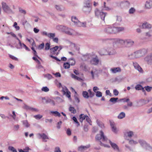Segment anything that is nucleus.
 <instances>
[{"mask_svg": "<svg viewBox=\"0 0 152 152\" xmlns=\"http://www.w3.org/2000/svg\"><path fill=\"white\" fill-rule=\"evenodd\" d=\"M58 29H60L62 31L68 35H72L75 33V31L70 28L62 26H57Z\"/></svg>", "mask_w": 152, "mask_h": 152, "instance_id": "obj_2", "label": "nucleus"}, {"mask_svg": "<svg viewBox=\"0 0 152 152\" xmlns=\"http://www.w3.org/2000/svg\"><path fill=\"white\" fill-rule=\"evenodd\" d=\"M139 143L141 146L143 147H144L147 149H149V148H151V147L149 146V145H148L146 142L144 140H140L139 141Z\"/></svg>", "mask_w": 152, "mask_h": 152, "instance_id": "obj_15", "label": "nucleus"}, {"mask_svg": "<svg viewBox=\"0 0 152 152\" xmlns=\"http://www.w3.org/2000/svg\"><path fill=\"white\" fill-rule=\"evenodd\" d=\"M104 8V10L106 11H109L111 10V9L109 7L106 6L103 7Z\"/></svg>", "mask_w": 152, "mask_h": 152, "instance_id": "obj_59", "label": "nucleus"}, {"mask_svg": "<svg viewBox=\"0 0 152 152\" xmlns=\"http://www.w3.org/2000/svg\"><path fill=\"white\" fill-rule=\"evenodd\" d=\"M62 124V121H60L58 122V125L57 126V128L58 129H59L60 128V126Z\"/></svg>", "mask_w": 152, "mask_h": 152, "instance_id": "obj_58", "label": "nucleus"}, {"mask_svg": "<svg viewBox=\"0 0 152 152\" xmlns=\"http://www.w3.org/2000/svg\"><path fill=\"white\" fill-rule=\"evenodd\" d=\"M69 64L72 66L74 65L75 64V61L73 58H70L69 60Z\"/></svg>", "mask_w": 152, "mask_h": 152, "instance_id": "obj_25", "label": "nucleus"}, {"mask_svg": "<svg viewBox=\"0 0 152 152\" xmlns=\"http://www.w3.org/2000/svg\"><path fill=\"white\" fill-rule=\"evenodd\" d=\"M54 152H61V151L59 148L57 147L55 148Z\"/></svg>", "mask_w": 152, "mask_h": 152, "instance_id": "obj_52", "label": "nucleus"}, {"mask_svg": "<svg viewBox=\"0 0 152 152\" xmlns=\"http://www.w3.org/2000/svg\"><path fill=\"white\" fill-rule=\"evenodd\" d=\"M42 34L48 37V34L46 31H43L42 33Z\"/></svg>", "mask_w": 152, "mask_h": 152, "instance_id": "obj_64", "label": "nucleus"}, {"mask_svg": "<svg viewBox=\"0 0 152 152\" xmlns=\"http://www.w3.org/2000/svg\"><path fill=\"white\" fill-rule=\"evenodd\" d=\"M66 134L67 135L70 136L71 134V131L69 129H68L66 131Z\"/></svg>", "mask_w": 152, "mask_h": 152, "instance_id": "obj_55", "label": "nucleus"}, {"mask_svg": "<svg viewBox=\"0 0 152 152\" xmlns=\"http://www.w3.org/2000/svg\"><path fill=\"white\" fill-rule=\"evenodd\" d=\"M24 107V108L26 109L30 110V107L26 105H25Z\"/></svg>", "mask_w": 152, "mask_h": 152, "instance_id": "obj_61", "label": "nucleus"}, {"mask_svg": "<svg viewBox=\"0 0 152 152\" xmlns=\"http://www.w3.org/2000/svg\"><path fill=\"white\" fill-rule=\"evenodd\" d=\"M9 149L13 152H17L16 150L13 147L10 146L9 147Z\"/></svg>", "mask_w": 152, "mask_h": 152, "instance_id": "obj_43", "label": "nucleus"}, {"mask_svg": "<svg viewBox=\"0 0 152 152\" xmlns=\"http://www.w3.org/2000/svg\"><path fill=\"white\" fill-rule=\"evenodd\" d=\"M72 21L75 24H76L79 20L75 16H73L72 17Z\"/></svg>", "mask_w": 152, "mask_h": 152, "instance_id": "obj_28", "label": "nucleus"}, {"mask_svg": "<svg viewBox=\"0 0 152 152\" xmlns=\"http://www.w3.org/2000/svg\"><path fill=\"white\" fill-rule=\"evenodd\" d=\"M135 9L133 8H131L129 10V13L130 14L134 13L135 12Z\"/></svg>", "mask_w": 152, "mask_h": 152, "instance_id": "obj_50", "label": "nucleus"}, {"mask_svg": "<svg viewBox=\"0 0 152 152\" xmlns=\"http://www.w3.org/2000/svg\"><path fill=\"white\" fill-rule=\"evenodd\" d=\"M19 128V126L18 125H15L14 127L15 130H18Z\"/></svg>", "mask_w": 152, "mask_h": 152, "instance_id": "obj_60", "label": "nucleus"}, {"mask_svg": "<svg viewBox=\"0 0 152 152\" xmlns=\"http://www.w3.org/2000/svg\"><path fill=\"white\" fill-rule=\"evenodd\" d=\"M145 8L146 9H150L152 8V0H147L145 2Z\"/></svg>", "mask_w": 152, "mask_h": 152, "instance_id": "obj_11", "label": "nucleus"}, {"mask_svg": "<svg viewBox=\"0 0 152 152\" xmlns=\"http://www.w3.org/2000/svg\"><path fill=\"white\" fill-rule=\"evenodd\" d=\"M58 49V46H56L55 47H53V48H52L51 49L53 51H56Z\"/></svg>", "mask_w": 152, "mask_h": 152, "instance_id": "obj_56", "label": "nucleus"}, {"mask_svg": "<svg viewBox=\"0 0 152 152\" xmlns=\"http://www.w3.org/2000/svg\"><path fill=\"white\" fill-rule=\"evenodd\" d=\"M19 12L22 14L25 15L26 14V12L25 10H23L21 8H19Z\"/></svg>", "mask_w": 152, "mask_h": 152, "instance_id": "obj_38", "label": "nucleus"}, {"mask_svg": "<svg viewBox=\"0 0 152 152\" xmlns=\"http://www.w3.org/2000/svg\"><path fill=\"white\" fill-rule=\"evenodd\" d=\"M53 41L56 42V43H58V39L57 38H53Z\"/></svg>", "mask_w": 152, "mask_h": 152, "instance_id": "obj_63", "label": "nucleus"}, {"mask_svg": "<svg viewBox=\"0 0 152 152\" xmlns=\"http://www.w3.org/2000/svg\"><path fill=\"white\" fill-rule=\"evenodd\" d=\"M99 143H100V145L101 146H104V147H108V148L110 147V146L109 145L103 144L101 142H100Z\"/></svg>", "mask_w": 152, "mask_h": 152, "instance_id": "obj_57", "label": "nucleus"}, {"mask_svg": "<svg viewBox=\"0 0 152 152\" xmlns=\"http://www.w3.org/2000/svg\"><path fill=\"white\" fill-rule=\"evenodd\" d=\"M86 5L84 8V11L86 12L89 13L91 10V8L90 5L89 1L88 0H86Z\"/></svg>", "mask_w": 152, "mask_h": 152, "instance_id": "obj_6", "label": "nucleus"}, {"mask_svg": "<svg viewBox=\"0 0 152 152\" xmlns=\"http://www.w3.org/2000/svg\"><path fill=\"white\" fill-rule=\"evenodd\" d=\"M127 134L129 137H131L133 135V132L131 131L127 132Z\"/></svg>", "mask_w": 152, "mask_h": 152, "instance_id": "obj_47", "label": "nucleus"}, {"mask_svg": "<svg viewBox=\"0 0 152 152\" xmlns=\"http://www.w3.org/2000/svg\"><path fill=\"white\" fill-rule=\"evenodd\" d=\"M86 115H85L84 114H81L79 116L80 121L82 123L84 120L86 119Z\"/></svg>", "mask_w": 152, "mask_h": 152, "instance_id": "obj_23", "label": "nucleus"}, {"mask_svg": "<svg viewBox=\"0 0 152 152\" xmlns=\"http://www.w3.org/2000/svg\"><path fill=\"white\" fill-rule=\"evenodd\" d=\"M38 135L40 137V138L42 139L43 141L44 142H46L47 140H46V139H49L48 136L45 133H39L38 134Z\"/></svg>", "mask_w": 152, "mask_h": 152, "instance_id": "obj_13", "label": "nucleus"}, {"mask_svg": "<svg viewBox=\"0 0 152 152\" xmlns=\"http://www.w3.org/2000/svg\"><path fill=\"white\" fill-rule=\"evenodd\" d=\"M144 88L145 90L148 92L150 91L152 88V87L148 86L145 87Z\"/></svg>", "mask_w": 152, "mask_h": 152, "instance_id": "obj_44", "label": "nucleus"}, {"mask_svg": "<svg viewBox=\"0 0 152 152\" xmlns=\"http://www.w3.org/2000/svg\"><path fill=\"white\" fill-rule=\"evenodd\" d=\"M83 95L85 98L88 99L89 97L88 93L86 91H83Z\"/></svg>", "mask_w": 152, "mask_h": 152, "instance_id": "obj_30", "label": "nucleus"}, {"mask_svg": "<svg viewBox=\"0 0 152 152\" xmlns=\"http://www.w3.org/2000/svg\"><path fill=\"white\" fill-rule=\"evenodd\" d=\"M27 40L29 42L30 44H31L33 46H36V44L35 42L33 39L31 38L30 39H28L27 38Z\"/></svg>", "mask_w": 152, "mask_h": 152, "instance_id": "obj_24", "label": "nucleus"}, {"mask_svg": "<svg viewBox=\"0 0 152 152\" xmlns=\"http://www.w3.org/2000/svg\"><path fill=\"white\" fill-rule=\"evenodd\" d=\"M125 116V114L123 112L120 113L118 116V119H121L124 118Z\"/></svg>", "mask_w": 152, "mask_h": 152, "instance_id": "obj_27", "label": "nucleus"}, {"mask_svg": "<svg viewBox=\"0 0 152 152\" xmlns=\"http://www.w3.org/2000/svg\"><path fill=\"white\" fill-rule=\"evenodd\" d=\"M51 113L52 114H54V115L55 116H58L59 117H60L61 116L60 113L57 111H52L51 112Z\"/></svg>", "mask_w": 152, "mask_h": 152, "instance_id": "obj_31", "label": "nucleus"}, {"mask_svg": "<svg viewBox=\"0 0 152 152\" xmlns=\"http://www.w3.org/2000/svg\"><path fill=\"white\" fill-rule=\"evenodd\" d=\"M86 121L89 123V124L91 125V121L90 118L86 115Z\"/></svg>", "mask_w": 152, "mask_h": 152, "instance_id": "obj_48", "label": "nucleus"}, {"mask_svg": "<svg viewBox=\"0 0 152 152\" xmlns=\"http://www.w3.org/2000/svg\"><path fill=\"white\" fill-rule=\"evenodd\" d=\"M71 76L72 78L74 79H75L77 80H79L80 79V78L77 76H76L74 74H72L71 75Z\"/></svg>", "mask_w": 152, "mask_h": 152, "instance_id": "obj_37", "label": "nucleus"}, {"mask_svg": "<svg viewBox=\"0 0 152 152\" xmlns=\"http://www.w3.org/2000/svg\"><path fill=\"white\" fill-rule=\"evenodd\" d=\"M9 57L12 58V59L15 60V61H18V59L17 58L15 57L14 56L11 55H9Z\"/></svg>", "mask_w": 152, "mask_h": 152, "instance_id": "obj_51", "label": "nucleus"}, {"mask_svg": "<svg viewBox=\"0 0 152 152\" xmlns=\"http://www.w3.org/2000/svg\"><path fill=\"white\" fill-rule=\"evenodd\" d=\"M56 8L59 11H61V8L59 6L56 5Z\"/></svg>", "mask_w": 152, "mask_h": 152, "instance_id": "obj_62", "label": "nucleus"}, {"mask_svg": "<svg viewBox=\"0 0 152 152\" xmlns=\"http://www.w3.org/2000/svg\"><path fill=\"white\" fill-rule=\"evenodd\" d=\"M90 147V145L86 146L82 145L78 148V151L80 152H88L87 150Z\"/></svg>", "mask_w": 152, "mask_h": 152, "instance_id": "obj_7", "label": "nucleus"}, {"mask_svg": "<svg viewBox=\"0 0 152 152\" xmlns=\"http://www.w3.org/2000/svg\"><path fill=\"white\" fill-rule=\"evenodd\" d=\"M119 93L118 91L116 89L113 90V94L115 96H117Z\"/></svg>", "mask_w": 152, "mask_h": 152, "instance_id": "obj_54", "label": "nucleus"}, {"mask_svg": "<svg viewBox=\"0 0 152 152\" xmlns=\"http://www.w3.org/2000/svg\"><path fill=\"white\" fill-rule=\"evenodd\" d=\"M152 35V31H150L146 33L145 36H146V38H147L149 37Z\"/></svg>", "mask_w": 152, "mask_h": 152, "instance_id": "obj_40", "label": "nucleus"}, {"mask_svg": "<svg viewBox=\"0 0 152 152\" xmlns=\"http://www.w3.org/2000/svg\"><path fill=\"white\" fill-rule=\"evenodd\" d=\"M44 47V43H42L41 44L39 45L38 46V48L39 49L41 50Z\"/></svg>", "mask_w": 152, "mask_h": 152, "instance_id": "obj_46", "label": "nucleus"}, {"mask_svg": "<svg viewBox=\"0 0 152 152\" xmlns=\"http://www.w3.org/2000/svg\"><path fill=\"white\" fill-rule=\"evenodd\" d=\"M2 8L5 12H7L10 10L11 9L9 6L7 5L6 3L3 2L2 3Z\"/></svg>", "mask_w": 152, "mask_h": 152, "instance_id": "obj_10", "label": "nucleus"}, {"mask_svg": "<svg viewBox=\"0 0 152 152\" xmlns=\"http://www.w3.org/2000/svg\"><path fill=\"white\" fill-rule=\"evenodd\" d=\"M72 119L77 124V126L80 125L79 123L78 122L77 118L75 116H73L72 117Z\"/></svg>", "mask_w": 152, "mask_h": 152, "instance_id": "obj_42", "label": "nucleus"}, {"mask_svg": "<svg viewBox=\"0 0 152 152\" xmlns=\"http://www.w3.org/2000/svg\"><path fill=\"white\" fill-rule=\"evenodd\" d=\"M65 69L69 68L70 67V64L68 62L64 63L63 65Z\"/></svg>", "mask_w": 152, "mask_h": 152, "instance_id": "obj_33", "label": "nucleus"}, {"mask_svg": "<svg viewBox=\"0 0 152 152\" xmlns=\"http://www.w3.org/2000/svg\"><path fill=\"white\" fill-rule=\"evenodd\" d=\"M88 91L89 94V96L90 97H93L94 96V94H95L93 92H92L91 91V89L88 90Z\"/></svg>", "mask_w": 152, "mask_h": 152, "instance_id": "obj_39", "label": "nucleus"}, {"mask_svg": "<svg viewBox=\"0 0 152 152\" xmlns=\"http://www.w3.org/2000/svg\"><path fill=\"white\" fill-rule=\"evenodd\" d=\"M109 143L113 149L115 150H118L119 148L118 145L115 143L112 142L110 140H109Z\"/></svg>", "mask_w": 152, "mask_h": 152, "instance_id": "obj_20", "label": "nucleus"}, {"mask_svg": "<svg viewBox=\"0 0 152 152\" xmlns=\"http://www.w3.org/2000/svg\"><path fill=\"white\" fill-rule=\"evenodd\" d=\"M100 134H97L96 137V139L97 140H100L102 139V141H105L107 140V138L104 136V133L102 131H100Z\"/></svg>", "mask_w": 152, "mask_h": 152, "instance_id": "obj_5", "label": "nucleus"}, {"mask_svg": "<svg viewBox=\"0 0 152 152\" xmlns=\"http://www.w3.org/2000/svg\"><path fill=\"white\" fill-rule=\"evenodd\" d=\"M110 71L112 73H115L117 72H120L121 71V70L120 67H118L111 68L110 69Z\"/></svg>", "mask_w": 152, "mask_h": 152, "instance_id": "obj_19", "label": "nucleus"}, {"mask_svg": "<svg viewBox=\"0 0 152 152\" xmlns=\"http://www.w3.org/2000/svg\"><path fill=\"white\" fill-rule=\"evenodd\" d=\"M116 43L124 45L126 47H129L134 44V42L130 39H127L124 41L123 40L117 39Z\"/></svg>", "mask_w": 152, "mask_h": 152, "instance_id": "obj_3", "label": "nucleus"}, {"mask_svg": "<svg viewBox=\"0 0 152 152\" xmlns=\"http://www.w3.org/2000/svg\"><path fill=\"white\" fill-rule=\"evenodd\" d=\"M99 54L101 55H107L108 54L109 55L113 54L114 53L113 52H110L109 53L107 52L106 50L105 49H102L99 51Z\"/></svg>", "mask_w": 152, "mask_h": 152, "instance_id": "obj_16", "label": "nucleus"}, {"mask_svg": "<svg viewBox=\"0 0 152 152\" xmlns=\"http://www.w3.org/2000/svg\"><path fill=\"white\" fill-rule=\"evenodd\" d=\"M142 26L143 28H151V24L146 22L143 23Z\"/></svg>", "mask_w": 152, "mask_h": 152, "instance_id": "obj_21", "label": "nucleus"}, {"mask_svg": "<svg viewBox=\"0 0 152 152\" xmlns=\"http://www.w3.org/2000/svg\"><path fill=\"white\" fill-rule=\"evenodd\" d=\"M139 50L137 51L132 54V56L134 57L133 58H136L141 57L142 56Z\"/></svg>", "mask_w": 152, "mask_h": 152, "instance_id": "obj_17", "label": "nucleus"}, {"mask_svg": "<svg viewBox=\"0 0 152 152\" xmlns=\"http://www.w3.org/2000/svg\"><path fill=\"white\" fill-rule=\"evenodd\" d=\"M124 30L123 27H117L108 26L105 28L104 31L107 34H112L116 33Z\"/></svg>", "mask_w": 152, "mask_h": 152, "instance_id": "obj_1", "label": "nucleus"}, {"mask_svg": "<svg viewBox=\"0 0 152 152\" xmlns=\"http://www.w3.org/2000/svg\"><path fill=\"white\" fill-rule=\"evenodd\" d=\"M42 117V115H37L34 116V117H35L36 119H39L41 118Z\"/></svg>", "mask_w": 152, "mask_h": 152, "instance_id": "obj_53", "label": "nucleus"}, {"mask_svg": "<svg viewBox=\"0 0 152 152\" xmlns=\"http://www.w3.org/2000/svg\"><path fill=\"white\" fill-rule=\"evenodd\" d=\"M135 89L137 90H142L143 91H145L144 88L141 85L139 84L136 85L135 87Z\"/></svg>", "mask_w": 152, "mask_h": 152, "instance_id": "obj_26", "label": "nucleus"}, {"mask_svg": "<svg viewBox=\"0 0 152 152\" xmlns=\"http://www.w3.org/2000/svg\"><path fill=\"white\" fill-rule=\"evenodd\" d=\"M133 65L134 68L137 69L139 72H142V70L141 67L136 62H134L133 63Z\"/></svg>", "mask_w": 152, "mask_h": 152, "instance_id": "obj_18", "label": "nucleus"}, {"mask_svg": "<svg viewBox=\"0 0 152 152\" xmlns=\"http://www.w3.org/2000/svg\"><path fill=\"white\" fill-rule=\"evenodd\" d=\"M140 52L141 53V54L142 56H143L147 52V50L145 49H142L141 50H139Z\"/></svg>", "mask_w": 152, "mask_h": 152, "instance_id": "obj_29", "label": "nucleus"}, {"mask_svg": "<svg viewBox=\"0 0 152 152\" xmlns=\"http://www.w3.org/2000/svg\"><path fill=\"white\" fill-rule=\"evenodd\" d=\"M99 62V60L97 56L95 58H92L90 61L91 64L92 65H96L98 64Z\"/></svg>", "mask_w": 152, "mask_h": 152, "instance_id": "obj_12", "label": "nucleus"}, {"mask_svg": "<svg viewBox=\"0 0 152 152\" xmlns=\"http://www.w3.org/2000/svg\"><path fill=\"white\" fill-rule=\"evenodd\" d=\"M42 91L47 92L49 91V89L46 86L44 87L41 89Z\"/></svg>", "mask_w": 152, "mask_h": 152, "instance_id": "obj_41", "label": "nucleus"}, {"mask_svg": "<svg viewBox=\"0 0 152 152\" xmlns=\"http://www.w3.org/2000/svg\"><path fill=\"white\" fill-rule=\"evenodd\" d=\"M55 36V34L54 33H50L48 34V37L50 39H53Z\"/></svg>", "mask_w": 152, "mask_h": 152, "instance_id": "obj_34", "label": "nucleus"}, {"mask_svg": "<svg viewBox=\"0 0 152 152\" xmlns=\"http://www.w3.org/2000/svg\"><path fill=\"white\" fill-rule=\"evenodd\" d=\"M62 91L64 94L69 99H71V92L69 91L68 89L66 87L64 88H63Z\"/></svg>", "mask_w": 152, "mask_h": 152, "instance_id": "obj_8", "label": "nucleus"}, {"mask_svg": "<svg viewBox=\"0 0 152 152\" xmlns=\"http://www.w3.org/2000/svg\"><path fill=\"white\" fill-rule=\"evenodd\" d=\"M95 16L98 18H100L102 20H104L105 17L107 13L104 12L102 11L99 10L97 8H96L94 10Z\"/></svg>", "mask_w": 152, "mask_h": 152, "instance_id": "obj_4", "label": "nucleus"}, {"mask_svg": "<svg viewBox=\"0 0 152 152\" xmlns=\"http://www.w3.org/2000/svg\"><path fill=\"white\" fill-rule=\"evenodd\" d=\"M69 110L72 113L75 114L76 113V110L74 107H70L69 108Z\"/></svg>", "mask_w": 152, "mask_h": 152, "instance_id": "obj_32", "label": "nucleus"}, {"mask_svg": "<svg viewBox=\"0 0 152 152\" xmlns=\"http://www.w3.org/2000/svg\"><path fill=\"white\" fill-rule=\"evenodd\" d=\"M96 95L97 97H100L102 96V93L101 92L98 91L96 92Z\"/></svg>", "mask_w": 152, "mask_h": 152, "instance_id": "obj_45", "label": "nucleus"}, {"mask_svg": "<svg viewBox=\"0 0 152 152\" xmlns=\"http://www.w3.org/2000/svg\"><path fill=\"white\" fill-rule=\"evenodd\" d=\"M50 47V44L48 43H47L45 45V49L46 50L49 49Z\"/></svg>", "mask_w": 152, "mask_h": 152, "instance_id": "obj_49", "label": "nucleus"}, {"mask_svg": "<svg viewBox=\"0 0 152 152\" xmlns=\"http://www.w3.org/2000/svg\"><path fill=\"white\" fill-rule=\"evenodd\" d=\"M75 25L76 26L79 27H85L86 26V23L85 22L82 23L79 20L78 22H77Z\"/></svg>", "mask_w": 152, "mask_h": 152, "instance_id": "obj_22", "label": "nucleus"}, {"mask_svg": "<svg viewBox=\"0 0 152 152\" xmlns=\"http://www.w3.org/2000/svg\"><path fill=\"white\" fill-rule=\"evenodd\" d=\"M145 60L148 64H151L152 63V53L146 56L145 58Z\"/></svg>", "mask_w": 152, "mask_h": 152, "instance_id": "obj_14", "label": "nucleus"}, {"mask_svg": "<svg viewBox=\"0 0 152 152\" xmlns=\"http://www.w3.org/2000/svg\"><path fill=\"white\" fill-rule=\"evenodd\" d=\"M118 99V98H111L110 100V101L113 103H115Z\"/></svg>", "mask_w": 152, "mask_h": 152, "instance_id": "obj_35", "label": "nucleus"}, {"mask_svg": "<svg viewBox=\"0 0 152 152\" xmlns=\"http://www.w3.org/2000/svg\"><path fill=\"white\" fill-rule=\"evenodd\" d=\"M110 124L112 131L115 134L117 133L118 130L116 128L115 124L114 122L110 121Z\"/></svg>", "mask_w": 152, "mask_h": 152, "instance_id": "obj_9", "label": "nucleus"}, {"mask_svg": "<svg viewBox=\"0 0 152 152\" xmlns=\"http://www.w3.org/2000/svg\"><path fill=\"white\" fill-rule=\"evenodd\" d=\"M23 125L26 127H29L30 125L28 124L27 120H25L23 121Z\"/></svg>", "mask_w": 152, "mask_h": 152, "instance_id": "obj_36", "label": "nucleus"}]
</instances>
